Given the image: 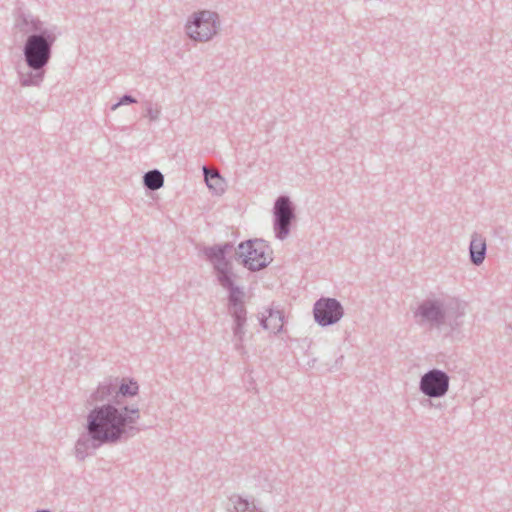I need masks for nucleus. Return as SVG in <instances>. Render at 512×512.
I'll use <instances>...</instances> for the list:
<instances>
[{"label": "nucleus", "instance_id": "nucleus-1", "mask_svg": "<svg viewBox=\"0 0 512 512\" xmlns=\"http://www.w3.org/2000/svg\"><path fill=\"white\" fill-rule=\"evenodd\" d=\"M138 404L105 403L87 414L86 425L107 445L126 442L140 433Z\"/></svg>", "mask_w": 512, "mask_h": 512}, {"label": "nucleus", "instance_id": "nucleus-2", "mask_svg": "<svg viewBox=\"0 0 512 512\" xmlns=\"http://www.w3.org/2000/svg\"><path fill=\"white\" fill-rule=\"evenodd\" d=\"M231 242L204 246L201 253L212 265L219 285L227 290V311L233 319V326L245 328L247 323V309L245 307V291L236 284L237 274L233 270V264L227 255L233 249Z\"/></svg>", "mask_w": 512, "mask_h": 512}, {"label": "nucleus", "instance_id": "nucleus-3", "mask_svg": "<svg viewBox=\"0 0 512 512\" xmlns=\"http://www.w3.org/2000/svg\"><path fill=\"white\" fill-rule=\"evenodd\" d=\"M57 37L51 31L28 35L24 41L22 53L28 72H18L23 87L40 86L44 80L46 67L52 58V49Z\"/></svg>", "mask_w": 512, "mask_h": 512}, {"label": "nucleus", "instance_id": "nucleus-4", "mask_svg": "<svg viewBox=\"0 0 512 512\" xmlns=\"http://www.w3.org/2000/svg\"><path fill=\"white\" fill-rule=\"evenodd\" d=\"M273 251L263 239H249L238 244L236 257L250 271L266 268L272 261Z\"/></svg>", "mask_w": 512, "mask_h": 512}, {"label": "nucleus", "instance_id": "nucleus-5", "mask_svg": "<svg viewBox=\"0 0 512 512\" xmlns=\"http://www.w3.org/2000/svg\"><path fill=\"white\" fill-rule=\"evenodd\" d=\"M219 28L218 13L209 10L194 13L185 26L188 37L198 42L209 41L217 34Z\"/></svg>", "mask_w": 512, "mask_h": 512}, {"label": "nucleus", "instance_id": "nucleus-6", "mask_svg": "<svg viewBox=\"0 0 512 512\" xmlns=\"http://www.w3.org/2000/svg\"><path fill=\"white\" fill-rule=\"evenodd\" d=\"M296 219L295 205L287 195H280L273 206V229L275 237L284 240L291 231L293 221Z\"/></svg>", "mask_w": 512, "mask_h": 512}, {"label": "nucleus", "instance_id": "nucleus-7", "mask_svg": "<svg viewBox=\"0 0 512 512\" xmlns=\"http://www.w3.org/2000/svg\"><path fill=\"white\" fill-rule=\"evenodd\" d=\"M448 306L440 299L427 298L423 300L414 311V318H420L419 324L429 323L434 327L445 325L447 318L450 317Z\"/></svg>", "mask_w": 512, "mask_h": 512}, {"label": "nucleus", "instance_id": "nucleus-8", "mask_svg": "<svg viewBox=\"0 0 512 512\" xmlns=\"http://www.w3.org/2000/svg\"><path fill=\"white\" fill-rule=\"evenodd\" d=\"M343 315L344 308L336 298L321 297L314 303V320L321 327H328L338 323Z\"/></svg>", "mask_w": 512, "mask_h": 512}, {"label": "nucleus", "instance_id": "nucleus-9", "mask_svg": "<svg viewBox=\"0 0 512 512\" xmlns=\"http://www.w3.org/2000/svg\"><path fill=\"white\" fill-rule=\"evenodd\" d=\"M449 385V375L443 370L433 368L421 376L419 390L429 398H441L447 394Z\"/></svg>", "mask_w": 512, "mask_h": 512}, {"label": "nucleus", "instance_id": "nucleus-10", "mask_svg": "<svg viewBox=\"0 0 512 512\" xmlns=\"http://www.w3.org/2000/svg\"><path fill=\"white\" fill-rule=\"evenodd\" d=\"M103 445L107 444L102 442L98 435L85 425V432L79 436L75 444V457L79 461H83Z\"/></svg>", "mask_w": 512, "mask_h": 512}, {"label": "nucleus", "instance_id": "nucleus-11", "mask_svg": "<svg viewBox=\"0 0 512 512\" xmlns=\"http://www.w3.org/2000/svg\"><path fill=\"white\" fill-rule=\"evenodd\" d=\"M90 405H104L105 403H120L117 401L114 377L104 379L88 399Z\"/></svg>", "mask_w": 512, "mask_h": 512}, {"label": "nucleus", "instance_id": "nucleus-12", "mask_svg": "<svg viewBox=\"0 0 512 512\" xmlns=\"http://www.w3.org/2000/svg\"><path fill=\"white\" fill-rule=\"evenodd\" d=\"M15 28L23 35H32L43 31H51L43 27V22L29 12L20 11L15 18Z\"/></svg>", "mask_w": 512, "mask_h": 512}, {"label": "nucleus", "instance_id": "nucleus-13", "mask_svg": "<svg viewBox=\"0 0 512 512\" xmlns=\"http://www.w3.org/2000/svg\"><path fill=\"white\" fill-rule=\"evenodd\" d=\"M486 239L479 233L474 232L469 245V259L475 266H480L486 257Z\"/></svg>", "mask_w": 512, "mask_h": 512}, {"label": "nucleus", "instance_id": "nucleus-14", "mask_svg": "<svg viewBox=\"0 0 512 512\" xmlns=\"http://www.w3.org/2000/svg\"><path fill=\"white\" fill-rule=\"evenodd\" d=\"M117 401L125 402V398L134 397L139 392L138 383L131 378L114 377Z\"/></svg>", "mask_w": 512, "mask_h": 512}, {"label": "nucleus", "instance_id": "nucleus-15", "mask_svg": "<svg viewBox=\"0 0 512 512\" xmlns=\"http://www.w3.org/2000/svg\"><path fill=\"white\" fill-rule=\"evenodd\" d=\"M229 512H261L254 503V500H248L239 495H232L229 498Z\"/></svg>", "mask_w": 512, "mask_h": 512}, {"label": "nucleus", "instance_id": "nucleus-16", "mask_svg": "<svg viewBox=\"0 0 512 512\" xmlns=\"http://www.w3.org/2000/svg\"><path fill=\"white\" fill-rule=\"evenodd\" d=\"M205 182L210 190L216 195H221L225 191V181L217 172L210 171L206 166L203 167Z\"/></svg>", "mask_w": 512, "mask_h": 512}, {"label": "nucleus", "instance_id": "nucleus-17", "mask_svg": "<svg viewBox=\"0 0 512 512\" xmlns=\"http://www.w3.org/2000/svg\"><path fill=\"white\" fill-rule=\"evenodd\" d=\"M447 310L450 312V317L447 318L446 323L452 331L458 330L463 324V316L465 309L461 303L455 302L454 306H448Z\"/></svg>", "mask_w": 512, "mask_h": 512}, {"label": "nucleus", "instance_id": "nucleus-18", "mask_svg": "<svg viewBox=\"0 0 512 512\" xmlns=\"http://www.w3.org/2000/svg\"><path fill=\"white\" fill-rule=\"evenodd\" d=\"M143 184L146 189L156 191L163 187L164 175L158 169L150 170L144 174Z\"/></svg>", "mask_w": 512, "mask_h": 512}, {"label": "nucleus", "instance_id": "nucleus-19", "mask_svg": "<svg viewBox=\"0 0 512 512\" xmlns=\"http://www.w3.org/2000/svg\"><path fill=\"white\" fill-rule=\"evenodd\" d=\"M269 324L271 325V331L276 334L282 331L284 315L282 311L275 310L273 308L267 309Z\"/></svg>", "mask_w": 512, "mask_h": 512}, {"label": "nucleus", "instance_id": "nucleus-20", "mask_svg": "<svg viewBox=\"0 0 512 512\" xmlns=\"http://www.w3.org/2000/svg\"><path fill=\"white\" fill-rule=\"evenodd\" d=\"M232 332H233V343H234L235 350H237L242 355L245 354L246 351H245L243 342H244V337L246 334V329L232 327Z\"/></svg>", "mask_w": 512, "mask_h": 512}, {"label": "nucleus", "instance_id": "nucleus-21", "mask_svg": "<svg viewBox=\"0 0 512 512\" xmlns=\"http://www.w3.org/2000/svg\"><path fill=\"white\" fill-rule=\"evenodd\" d=\"M161 110L159 107H153L152 104H148L146 109V117L150 119V121H156L160 117Z\"/></svg>", "mask_w": 512, "mask_h": 512}, {"label": "nucleus", "instance_id": "nucleus-22", "mask_svg": "<svg viewBox=\"0 0 512 512\" xmlns=\"http://www.w3.org/2000/svg\"><path fill=\"white\" fill-rule=\"evenodd\" d=\"M136 102H137V100L133 96L125 94L119 99V101L117 103L112 105L111 109L116 110L121 105H129V104H133Z\"/></svg>", "mask_w": 512, "mask_h": 512}, {"label": "nucleus", "instance_id": "nucleus-23", "mask_svg": "<svg viewBox=\"0 0 512 512\" xmlns=\"http://www.w3.org/2000/svg\"><path fill=\"white\" fill-rule=\"evenodd\" d=\"M260 325L262 326L263 329L265 330H271V325L269 324V319L267 316L263 315L261 318H260Z\"/></svg>", "mask_w": 512, "mask_h": 512}, {"label": "nucleus", "instance_id": "nucleus-24", "mask_svg": "<svg viewBox=\"0 0 512 512\" xmlns=\"http://www.w3.org/2000/svg\"><path fill=\"white\" fill-rule=\"evenodd\" d=\"M52 261L55 263V265H58V262L64 261V257L60 253L52 254Z\"/></svg>", "mask_w": 512, "mask_h": 512}, {"label": "nucleus", "instance_id": "nucleus-25", "mask_svg": "<svg viewBox=\"0 0 512 512\" xmlns=\"http://www.w3.org/2000/svg\"><path fill=\"white\" fill-rule=\"evenodd\" d=\"M425 402H427V404L430 406V407H435V408H439L441 409L443 406L441 403H438V404H434L431 400V398L429 399H426Z\"/></svg>", "mask_w": 512, "mask_h": 512}, {"label": "nucleus", "instance_id": "nucleus-26", "mask_svg": "<svg viewBox=\"0 0 512 512\" xmlns=\"http://www.w3.org/2000/svg\"><path fill=\"white\" fill-rule=\"evenodd\" d=\"M36 512H51L49 509H39Z\"/></svg>", "mask_w": 512, "mask_h": 512}, {"label": "nucleus", "instance_id": "nucleus-27", "mask_svg": "<svg viewBox=\"0 0 512 512\" xmlns=\"http://www.w3.org/2000/svg\"><path fill=\"white\" fill-rule=\"evenodd\" d=\"M507 329H509V331H512V325H511V324H509V325L507 326Z\"/></svg>", "mask_w": 512, "mask_h": 512}]
</instances>
